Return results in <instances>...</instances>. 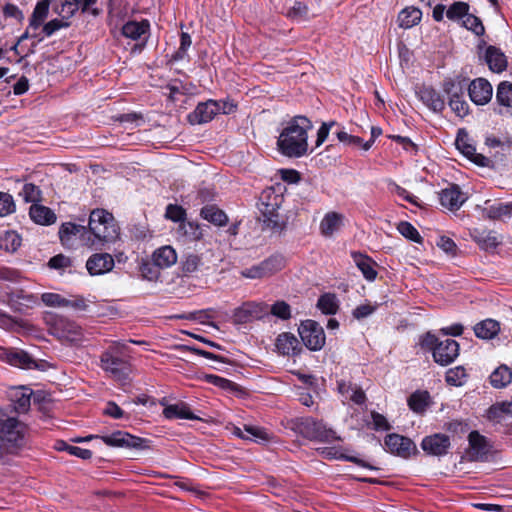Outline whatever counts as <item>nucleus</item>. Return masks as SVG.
I'll use <instances>...</instances> for the list:
<instances>
[{
	"instance_id": "49",
	"label": "nucleus",
	"mask_w": 512,
	"mask_h": 512,
	"mask_svg": "<svg viewBox=\"0 0 512 512\" xmlns=\"http://www.w3.org/2000/svg\"><path fill=\"white\" fill-rule=\"evenodd\" d=\"M263 222L264 225L273 231H281L284 226V222L282 221L281 217L278 213H276L274 210L271 211H264L263 212Z\"/></svg>"
},
{
	"instance_id": "7",
	"label": "nucleus",
	"mask_w": 512,
	"mask_h": 512,
	"mask_svg": "<svg viewBox=\"0 0 512 512\" xmlns=\"http://www.w3.org/2000/svg\"><path fill=\"white\" fill-rule=\"evenodd\" d=\"M299 335L307 348L320 350L325 344L323 327L314 320L303 321L299 327Z\"/></svg>"
},
{
	"instance_id": "21",
	"label": "nucleus",
	"mask_w": 512,
	"mask_h": 512,
	"mask_svg": "<svg viewBox=\"0 0 512 512\" xmlns=\"http://www.w3.org/2000/svg\"><path fill=\"white\" fill-rule=\"evenodd\" d=\"M470 237L484 250L495 249L501 243V237L494 231L473 228L469 230Z\"/></svg>"
},
{
	"instance_id": "64",
	"label": "nucleus",
	"mask_w": 512,
	"mask_h": 512,
	"mask_svg": "<svg viewBox=\"0 0 512 512\" xmlns=\"http://www.w3.org/2000/svg\"><path fill=\"white\" fill-rule=\"evenodd\" d=\"M203 379L206 382L211 383V384L218 386L220 388H223V389H228L233 385V382H231L230 380L216 376V375H212V374L204 375Z\"/></svg>"
},
{
	"instance_id": "26",
	"label": "nucleus",
	"mask_w": 512,
	"mask_h": 512,
	"mask_svg": "<svg viewBox=\"0 0 512 512\" xmlns=\"http://www.w3.org/2000/svg\"><path fill=\"white\" fill-rule=\"evenodd\" d=\"M418 94L421 101L434 112H441L445 108V101L435 89L423 87Z\"/></svg>"
},
{
	"instance_id": "34",
	"label": "nucleus",
	"mask_w": 512,
	"mask_h": 512,
	"mask_svg": "<svg viewBox=\"0 0 512 512\" xmlns=\"http://www.w3.org/2000/svg\"><path fill=\"white\" fill-rule=\"evenodd\" d=\"M352 257L355 264L368 281H373L376 279L377 272L374 269V262L371 258L360 253H353Z\"/></svg>"
},
{
	"instance_id": "4",
	"label": "nucleus",
	"mask_w": 512,
	"mask_h": 512,
	"mask_svg": "<svg viewBox=\"0 0 512 512\" xmlns=\"http://www.w3.org/2000/svg\"><path fill=\"white\" fill-rule=\"evenodd\" d=\"M127 345L113 341L100 356L101 368L113 379L120 382L128 380L132 371L129 361L125 358Z\"/></svg>"
},
{
	"instance_id": "60",
	"label": "nucleus",
	"mask_w": 512,
	"mask_h": 512,
	"mask_svg": "<svg viewBox=\"0 0 512 512\" xmlns=\"http://www.w3.org/2000/svg\"><path fill=\"white\" fill-rule=\"evenodd\" d=\"M201 259L197 255H188L182 262V270L185 274H190L198 270Z\"/></svg>"
},
{
	"instance_id": "45",
	"label": "nucleus",
	"mask_w": 512,
	"mask_h": 512,
	"mask_svg": "<svg viewBox=\"0 0 512 512\" xmlns=\"http://www.w3.org/2000/svg\"><path fill=\"white\" fill-rule=\"evenodd\" d=\"M497 102L505 107H512V83L501 82L496 93Z\"/></svg>"
},
{
	"instance_id": "40",
	"label": "nucleus",
	"mask_w": 512,
	"mask_h": 512,
	"mask_svg": "<svg viewBox=\"0 0 512 512\" xmlns=\"http://www.w3.org/2000/svg\"><path fill=\"white\" fill-rule=\"evenodd\" d=\"M50 0H43L37 3L30 19V28L37 29L45 21L48 16Z\"/></svg>"
},
{
	"instance_id": "12",
	"label": "nucleus",
	"mask_w": 512,
	"mask_h": 512,
	"mask_svg": "<svg viewBox=\"0 0 512 512\" xmlns=\"http://www.w3.org/2000/svg\"><path fill=\"white\" fill-rule=\"evenodd\" d=\"M450 438L441 433H436L423 438L421 448L428 455L444 456L450 448Z\"/></svg>"
},
{
	"instance_id": "8",
	"label": "nucleus",
	"mask_w": 512,
	"mask_h": 512,
	"mask_svg": "<svg viewBox=\"0 0 512 512\" xmlns=\"http://www.w3.org/2000/svg\"><path fill=\"white\" fill-rule=\"evenodd\" d=\"M284 267V258L279 255L271 256L261 263L241 271V275L249 279H261L274 274Z\"/></svg>"
},
{
	"instance_id": "37",
	"label": "nucleus",
	"mask_w": 512,
	"mask_h": 512,
	"mask_svg": "<svg viewBox=\"0 0 512 512\" xmlns=\"http://www.w3.org/2000/svg\"><path fill=\"white\" fill-rule=\"evenodd\" d=\"M512 213V203H495L483 208V215L489 219L509 217Z\"/></svg>"
},
{
	"instance_id": "30",
	"label": "nucleus",
	"mask_w": 512,
	"mask_h": 512,
	"mask_svg": "<svg viewBox=\"0 0 512 512\" xmlns=\"http://www.w3.org/2000/svg\"><path fill=\"white\" fill-rule=\"evenodd\" d=\"M163 415L166 419H189L196 420L199 419L195 416L189 409V406L184 402H179L176 404H172L166 406L163 410Z\"/></svg>"
},
{
	"instance_id": "53",
	"label": "nucleus",
	"mask_w": 512,
	"mask_h": 512,
	"mask_svg": "<svg viewBox=\"0 0 512 512\" xmlns=\"http://www.w3.org/2000/svg\"><path fill=\"white\" fill-rule=\"evenodd\" d=\"M463 25L473 31L476 35H481L484 33V26L480 19L472 14L467 12L466 16L463 19Z\"/></svg>"
},
{
	"instance_id": "11",
	"label": "nucleus",
	"mask_w": 512,
	"mask_h": 512,
	"mask_svg": "<svg viewBox=\"0 0 512 512\" xmlns=\"http://www.w3.org/2000/svg\"><path fill=\"white\" fill-rule=\"evenodd\" d=\"M459 355V344L453 339H445L434 347L433 358L436 363L447 366Z\"/></svg>"
},
{
	"instance_id": "31",
	"label": "nucleus",
	"mask_w": 512,
	"mask_h": 512,
	"mask_svg": "<svg viewBox=\"0 0 512 512\" xmlns=\"http://www.w3.org/2000/svg\"><path fill=\"white\" fill-rule=\"evenodd\" d=\"M487 417L496 422L512 418V400L492 405L487 411Z\"/></svg>"
},
{
	"instance_id": "36",
	"label": "nucleus",
	"mask_w": 512,
	"mask_h": 512,
	"mask_svg": "<svg viewBox=\"0 0 512 512\" xmlns=\"http://www.w3.org/2000/svg\"><path fill=\"white\" fill-rule=\"evenodd\" d=\"M87 234L88 232L84 226L70 222L62 224L59 230V236L63 244H67L71 240L72 236L77 235H79L84 241V239L87 238Z\"/></svg>"
},
{
	"instance_id": "22",
	"label": "nucleus",
	"mask_w": 512,
	"mask_h": 512,
	"mask_svg": "<svg viewBox=\"0 0 512 512\" xmlns=\"http://www.w3.org/2000/svg\"><path fill=\"white\" fill-rule=\"evenodd\" d=\"M344 216L338 212H328L320 222V232L324 237H331L343 226Z\"/></svg>"
},
{
	"instance_id": "10",
	"label": "nucleus",
	"mask_w": 512,
	"mask_h": 512,
	"mask_svg": "<svg viewBox=\"0 0 512 512\" xmlns=\"http://www.w3.org/2000/svg\"><path fill=\"white\" fill-rule=\"evenodd\" d=\"M53 330L54 334L59 339L70 343H78L83 339L81 327L75 322L63 317L56 319Z\"/></svg>"
},
{
	"instance_id": "61",
	"label": "nucleus",
	"mask_w": 512,
	"mask_h": 512,
	"mask_svg": "<svg viewBox=\"0 0 512 512\" xmlns=\"http://www.w3.org/2000/svg\"><path fill=\"white\" fill-rule=\"evenodd\" d=\"M165 216L174 222H179L184 219L185 210L181 206L169 204L166 208Z\"/></svg>"
},
{
	"instance_id": "42",
	"label": "nucleus",
	"mask_w": 512,
	"mask_h": 512,
	"mask_svg": "<svg viewBox=\"0 0 512 512\" xmlns=\"http://www.w3.org/2000/svg\"><path fill=\"white\" fill-rule=\"evenodd\" d=\"M317 307L326 315H333L338 311L339 303L334 294L326 293L317 302Z\"/></svg>"
},
{
	"instance_id": "55",
	"label": "nucleus",
	"mask_w": 512,
	"mask_h": 512,
	"mask_svg": "<svg viewBox=\"0 0 512 512\" xmlns=\"http://www.w3.org/2000/svg\"><path fill=\"white\" fill-rule=\"evenodd\" d=\"M41 298L43 303L50 307H66L68 303L67 298L56 293H44Z\"/></svg>"
},
{
	"instance_id": "35",
	"label": "nucleus",
	"mask_w": 512,
	"mask_h": 512,
	"mask_svg": "<svg viewBox=\"0 0 512 512\" xmlns=\"http://www.w3.org/2000/svg\"><path fill=\"white\" fill-rule=\"evenodd\" d=\"M422 17V12L418 8L408 7L403 9L398 15V23L401 28L408 29L417 25Z\"/></svg>"
},
{
	"instance_id": "52",
	"label": "nucleus",
	"mask_w": 512,
	"mask_h": 512,
	"mask_svg": "<svg viewBox=\"0 0 512 512\" xmlns=\"http://www.w3.org/2000/svg\"><path fill=\"white\" fill-rule=\"evenodd\" d=\"M397 230L401 235H403L405 238L414 241L416 243L422 242V237L420 236L417 229L409 222L402 221L398 224Z\"/></svg>"
},
{
	"instance_id": "44",
	"label": "nucleus",
	"mask_w": 512,
	"mask_h": 512,
	"mask_svg": "<svg viewBox=\"0 0 512 512\" xmlns=\"http://www.w3.org/2000/svg\"><path fill=\"white\" fill-rule=\"evenodd\" d=\"M428 392H415L408 398V405L411 410L422 413L428 406Z\"/></svg>"
},
{
	"instance_id": "16",
	"label": "nucleus",
	"mask_w": 512,
	"mask_h": 512,
	"mask_svg": "<svg viewBox=\"0 0 512 512\" xmlns=\"http://www.w3.org/2000/svg\"><path fill=\"white\" fill-rule=\"evenodd\" d=\"M456 148L468 159L479 166H488L490 160L489 158L483 156L482 154L476 153L475 147L470 143V139L468 134L462 130L458 132L456 141Z\"/></svg>"
},
{
	"instance_id": "56",
	"label": "nucleus",
	"mask_w": 512,
	"mask_h": 512,
	"mask_svg": "<svg viewBox=\"0 0 512 512\" xmlns=\"http://www.w3.org/2000/svg\"><path fill=\"white\" fill-rule=\"evenodd\" d=\"M19 194L26 202H35L40 199V189L31 183L25 184Z\"/></svg>"
},
{
	"instance_id": "41",
	"label": "nucleus",
	"mask_w": 512,
	"mask_h": 512,
	"mask_svg": "<svg viewBox=\"0 0 512 512\" xmlns=\"http://www.w3.org/2000/svg\"><path fill=\"white\" fill-rule=\"evenodd\" d=\"M258 313V304L244 303L242 306L235 309L233 319L235 323H247L251 318Z\"/></svg>"
},
{
	"instance_id": "1",
	"label": "nucleus",
	"mask_w": 512,
	"mask_h": 512,
	"mask_svg": "<svg viewBox=\"0 0 512 512\" xmlns=\"http://www.w3.org/2000/svg\"><path fill=\"white\" fill-rule=\"evenodd\" d=\"M312 122L305 116H294L281 131L277 146L279 151L290 158H300L308 152V132Z\"/></svg>"
},
{
	"instance_id": "20",
	"label": "nucleus",
	"mask_w": 512,
	"mask_h": 512,
	"mask_svg": "<svg viewBox=\"0 0 512 512\" xmlns=\"http://www.w3.org/2000/svg\"><path fill=\"white\" fill-rule=\"evenodd\" d=\"M114 267V260L108 253L92 255L86 263V268L91 275H101L109 272Z\"/></svg>"
},
{
	"instance_id": "24",
	"label": "nucleus",
	"mask_w": 512,
	"mask_h": 512,
	"mask_svg": "<svg viewBox=\"0 0 512 512\" xmlns=\"http://www.w3.org/2000/svg\"><path fill=\"white\" fill-rule=\"evenodd\" d=\"M177 253L170 245L156 249L152 254V261L161 269L169 268L177 262Z\"/></svg>"
},
{
	"instance_id": "46",
	"label": "nucleus",
	"mask_w": 512,
	"mask_h": 512,
	"mask_svg": "<svg viewBox=\"0 0 512 512\" xmlns=\"http://www.w3.org/2000/svg\"><path fill=\"white\" fill-rule=\"evenodd\" d=\"M55 448L59 451H67L69 454L81 459H90L92 457V452L90 450L69 445L64 441H58Z\"/></svg>"
},
{
	"instance_id": "18",
	"label": "nucleus",
	"mask_w": 512,
	"mask_h": 512,
	"mask_svg": "<svg viewBox=\"0 0 512 512\" xmlns=\"http://www.w3.org/2000/svg\"><path fill=\"white\" fill-rule=\"evenodd\" d=\"M0 359L23 369H33L37 367L35 360L23 350L0 347Z\"/></svg>"
},
{
	"instance_id": "2",
	"label": "nucleus",
	"mask_w": 512,
	"mask_h": 512,
	"mask_svg": "<svg viewBox=\"0 0 512 512\" xmlns=\"http://www.w3.org/2000/svg\"><path fill=\"white\" fill-rule=\"evenodd\" d=\"M87 232L84 244L95 248L115 242L119 237V228L114 217L103 209H96L90 213Z\"/></svg>"
},
{
	"instance_id": "28",
	"label": "nucleus",
	"mask_w": 512,
	"mask_h": 512,
	"mask_svg": "<svg viewBox=\"0 0 512 512\" xmlns=\"http://www.w3.org/2000/svg\"><path fill=\"white\" fill-rule=\"evenodd\" d=\"M29 215L35 223L40 225H50L56 221L55 213L50 208L40 204H32Z\"/></svg>"
},
{
	"instance_id": "9",
	"label": "nucleus",
	"mask_w": 512,
	"mask_h": 512,
	"mask_svg": "<svg viewBox=\"0 0 512 512\" xmlns=\"http://www.w3.org/2000/svg\"><path fill=\"white\" fill-rule=\"evenodd\" d=\"M101 440L108 446L112 447H126L135 449H144L147 446V440L133 436L124 431H116L110 435L100 437Z\"/></svg>"
},
{
	"instance_id": "5",
	"label": "nucleus",
	"mask_w": 512,
	"mask_h": 512,
	"mask_svg": "<svg viewBox=\"0 0 512 512\" xmlns=\"http://www.w3.org/2000/svg\"><path fill=\"white\" fill-rule=\"evenodd\" d=\"M296 429L303 437L324 443H331L340 438L336 432L328 428L322 421H317L312 417L302 418L296 425Z\"/></svg>"
},
{
	"instance_id": "50",
	"label": "nucleus",
	"mask_w": 512,
	"mask_h": 512,
	"mask_svg": "<svg viewBox=\"0 0 512 512\" xmlns=\"http://www.w3.org/2000/svg\"><path fill=\"white\" fill-rule=\"evenodd\" d=\"M469 11V5L465 2H455L446 11V16L450 20L464 19Z\"/></svg>"
},
{
	"instance_id": "17",
	"label": "nucleus",
	"mask_w": 512,
	"mask_h": 512,
	"mask_svg": "<svg viewBox=\"0 0 512 512\" xmlns=\"http://www.w3.org/2000/svg\"><path fill=\"white\" fill-rule=\"evenodd\" d=\"M492 86L484 78L473 80L468 86L469 97L476 105H485L492 98Z\"/></svg>"
},
{
	"instance_id": "14",
	"label": "nucleus",
	"mask_w": 512,
	"mask_h": 512,
	"mask_svg": "<svg viewBox=\"0 0 512 512\" xmlns=\"http://www.w3.org/2000/svg\"><path fill=\"white\" fill-rule=\"evenodd\" d=\"M385 445L391 453L403 458H408L416 450V446L411 439L399 434L387 435Z\"/></svg>"
},
{
	"instance_id": "58",
	"label": "nucleus",
	"mask_w": 512,
	"mask_h": 512,
	"mask_svg": "<svg viewBox=\"0 0 512 512\" xmlns=\"http://www.w3.org/2000/svg\"><path fill=\"white\" fill-rule=\"evenodd\" d=\"M377 307L376 304L373 305L371 303L361 304L353 310L352 315L355 319L361 320L373 314Z\"/></svg>"
},
{
	"instance_id": "3",
	"label": "nucleus",
	"mask_w": 512,
	"mask_h": 512,
	"mask_svg": "<svg viewBox=\"0 0 512 512\" xmlns=\"http://www.w3.org/2000/svg\"><path fill=\"white\" fill-rule=\"evenodd\" d=\"M27 443V426L15 417L0 415V457L18 453Z\"/></svg>"
},
{
	"instance_id": "25",
	"label": "nucleus",
	"mask_w": 512,
	"mask_h": 512,
	"mask_svg": "<svg viewBox=\"0 0 512 512\" xmlns=\"http://www.w3.org/2000/svg\"><path fill=\"white\" fill-rule=\"evenodd\" d=\"M276 347L282 355H296L301 351V346L295 335L282 333L277 337Z\"/></svg>"
},
{
	"instance_id": "33",
	"label": "nucleus",
	"mask_w": 512,
	"mask_h": 512,
	"mask_svg": "<svg viewBox=\"0 0 512 512\" xmlns=\"http://www.w3.org/2000/svg\"><path fill=\"white\" fill-rule=\"evenodd\" d=\"M499 330V323L493 319L483 320L474 327L476 336L481 339H492L498 334Z\"/></svg>"
},
{
	"instance_id": "54",
	"label": "nucleus",
	"mask_w": 512,
	"mask_h": 512,
	"mask_svg": "<svg viewBox=\"0 0 512 512\" xmlns=\"http://www.w3.org/2000/svg\"><path fill=\"white\" fill-rule=\"evenodd\" d=\"M271 314L282 319L287 320L291 317V309L289 304L285 301H277L271 306Z\"/></svg>"
},
{
	"instance_id": "39",
	"label": "nucleus",
	"mask_w": 512,
	"mask_h": 512,
	"mask_svg": "<svg viewBox=\"0 0 512 512\" xmlns=\"http://www.w3.org/2000/svg\"><path fill=\"white\" fill-rule=\"evenodd\" d=\"M201 216L205 220H207L217 226L225 225L228 220L226 214L214 205H207V206L203 207L201 209Z\"/></svg>"
},
{
	"instance_id": "63",
	"label": "nucleus",
	"mask_w": 512,
	"mask_h": 512,
	"mask_svg": "<svg viewBox=\"0 0 512 512\" xmlns=\"http://www.w3.org/2000/svg\"><path fill=\"white\" fill-rule=\"evenodd\" d=\"M69 24L66 19H53L46 23L43 27V32L46 36H51L54 32L62 27H67Z\"/></svg>"
},
{
	"instance_id": "19",
	"label": "nucleus",
	"mask_w": 512,
	"mask_h": 512,
	"mask_svg": "<svg viewBox=\"0 0 512 512\" xmlns=\"http://www.w3.org/2000/svg\"><path fill=\"white\" fill-rule=\"evenodd\" d=\"M466 199V196L457 185H450L439 193L441 205L449 210H458Z\"/></svg>"
},
{
	"instance_id": "62",
	"label": "nucleus",
	"mask_w": 512,
	"mask_h": 512,
	"mask_svg": "<svg viewBox=\"0 0 512 512\" xmlns=\"http://www.w3.org/2000/svg\"><path fill=\"white\" fill-rule=\"evenodd\" d=\"M48 266L57 270L64 269L71 266V260L63 254H58L49 260Z\"/></svg>"
},
{
	"instance_id": "38",
	"label": "nucleus",
	"mask_w": 512,
	"mask_h": 512,
	"mask_svg": "<svg viewBox=\"0 0 512 512\" xmlns=\"http://www.w3.org/2000/svg\"><path fill=\"white\" fill-rule=\"evenodd\" d=\"M512 381V371L506 365L496 368L490 375V383L494 388H503Z\"/></svg>"
},
{
	"instance_id": "43",
	"label": "nucleus",
	"mask_w": 512,
	"mask_h": 512,
	"mask_svg": "<svg viewBox=\"0 0 512 512\" xmlns=\"http://www.w3.org/2000/svg\"><path fill=\"white\" fill-rule=\"evenodd\" d=\"M21 245V237L15 231H6L0 236V247L6 251H16Z\"/></svg>"
},
{
	"instance_id": "23",
	"label": "nucleus",
	"mask_w": 512,
	"mask_h": 512,
	"mask_svg": "<svg viewBox=\"0 0 512 512\" xmlns=\"http://www.w3.org/2000/svg\"><path fill=\"white\" fill-rule=\"evenodd\" d=\"M232 433L239 438L254 442H266L269 440V435L265 429L253 425H244L243 429L233 427Z\"/></svg>"
},
{
	"instance_id": "27",
	"label": "nucleus",
	"mask_w": 512,
	"mask_h": 512,
	"mask_svg": "<svg viewBox=\"0 0 512 512\" xmlns=\"http://www.w3.org/2000/svg\"><path fill=\"white\" fill-rule=\"evenodd\" d=\"M485 60L489 69L493 72L500 73L507 67V59L501 50L495 46H489L486 49Z\"/></svg>"
},
{
	"instance_id": "57",
	"label": "nucleus",
	"mask_w": 512,
	"mask_h": 512,
	"mask_svg": "<svg viewBox=\"0 0 512 512\" xmlns=\"http://www.w3.org/2000/svg\"><path fill=\"white\" fill-rule=\"evenodd\" d=\"M15 211L13 197L4 192H0V216H6Z\"/></svg>"
},
{
	"instance_id": "13",
	"label": "nucleus",
	"mask_w": 512,
	"mask_h": 512,
	"mask_svg": "<svg viewBox=\"0 0 512 512\" xmlns=\"http://www.w3.org/2000/svg\"><path fill=\"white\" fill-rule=\"evenodd\" d=\"M469 449L467 456L471 461H483L486 459L490 445L485 436L478 431H472L468 435Z\"/></svg>"
},
{
	"instance_id": "29",
	"label": "nucleus",
	"mask_w": 512,
	"mask_h": 512,
	"mask_svg": "<svg viewBox=\"0 0 512 512\" xmlns=\"http://www.w3.org/2000/svg\"><path fill=\"white\" fill-rule=\"evenodd\" d=\"M150 28L148 20L128 21L122 27V35L132 40H139L145 36Z\"/></svg>"
},
{
	"instance_id": "48",
	"label": "nucleus",
	"mask_w": 512,
	"mask_h": 512,
	"mask_svg": "<svg viewBox=\"0 0 512 512\" xmlns=\"http://www.w3.org/2000/svg\"><path fill=\"white\" fill-rule=\"evenodd\" d=\"M467 374L463 366L451 368L446 372V381L450 385L461 386L465 383Z\"/></svg>"
},
{
	"instance_id": "47",
	"label": "nucleus",
	"mask_w": 512,
	"mask_h": 512,
	"mask_svg": "<svg viewBox=\"0 0 512 512\" xmlns=\"http://www.w3.org/2000/svg\"><path fill=\"white\" fill-rule=\"evenodd\" d=\"M31 394V390L27 388H22L20 391L16 393L15 410L18 413H25L26 411H28L30 407Z\"/></svg>"
},
{
	"instance_id": "6",
	"label": "nucleus",
	"mask_w": 512,
	"mask_h": 512,
	"mask_svg": "<svg viewBox=\"0 0 512 512\" xmlns=\"http://www.w3.org/2000/svg\"><path fill=\"white\" fill-rule=\"evenodd\" d=\"M464 86L461 82L446 80L443 83V91L447 94L448 104L452 111L460 118L465 117L469 112V105L464 100Z\"/></svg>"
},
{
	"instance_id": "15",
	"label": "nucleus",
	"mask_w": 512,
	"mask_h": 512,
	"mask_svg": "<svg viewBox=\"0 0 512 512\" xmlns=\"http://www.w3.org/2000/svg\"><path fill=\"white\" fill-rule=\"evenodd\" d=\"M220 109V103L214 100L199 103L195 110L189 114L188 120L191 124L207 123L220 112Z\"/></svg>"
},
{
	"instance_id": "51",
	"label": "nucleus",
	"mask_w": 512,
	"mask_h": 512,
	"mask_svg": "<svg viewBox=\"0 0 512 512\" xmlns=\"http://www.w3.org/2000/svg\"><path fill=\"white\" fill-rule=\"evenodd\" d=\"M160 269L153 261L143 262L140 266L141 276L143 279L155 282L160 277Z\"/></svg>"
},
{
	"instance_id": "59",
	"label": "nucleus",
	"mask_w": 512,
	"mask_h": 512,
	"mask_svg": "<svg viewBox=\"0 0 512 512\" xmlns=\"http://www.w3.org/2000/svg\"><path fill=\"white\" fill-rule=\"evenodd\" d=\"M338 140L348 146H361L364 144L362 138L348 134L344 130H339L336 133Z\"/></svg>"
},
{
	"instance_id": "32",
	"label": "nucleus",
	"mask_w": 512,
	"mask_h": 512,
	"mask_svg": "<svg viewBox=\"0 0 512 512\" xmlns=\"http://www.w3.org/2000/svg\"><path fill=\"white\" fill-rule=\"evenodd\" d=\"M53 10L63 19H69L78 10L80 0H50Z\"/></svg>"
}]
</instances>
